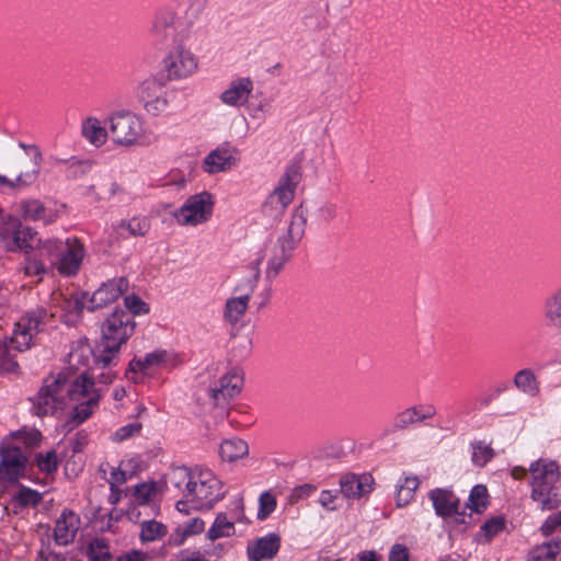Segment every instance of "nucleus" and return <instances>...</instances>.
Segmentation results:
<instances>
[{
    "label": "nucleus",
    "instance_id": "nucleus-55",
    "mask_svg": "<svg viewBox=\"0 0 561 561\" xmlns=\"http://www.w3.org/2000/svg\"><path fill=\"white\" fill-rule=\"evenodd\" d=\"M316 491V486L312 484H302L293 490L291 500L299 501L301 499L310 496Z\"/></svg>",
    "mask_w": 561,
    "mask_h": 561
},
{
    "label": "nucleus",
    "instance_id": "nucleus-52",
    "mask_svg": "<svg viewBox=\"0 0 561 561\" xmlns=\"http://www.w3.org/2000/svg\"><path fill=\"white\" fill-rule=\"evenodd\" d=\"M126 308L134 314L146 313L148 311L146 304L137 296H126L124 299Z\"/></svg>",
    "mask_w": 561,
    "mask_h": 561
},
{
    "label": "nucleus",
    "instance_id": "nucleus-17",
    "mask_svg": "<svg viewBox=\"0 0 561 561\" xmlns=\"http://www.w3.org/2000/svg\"><path fill=\"white\" fill-rule=\"evenodd\" d=\"M239 149L230 142H224L211 150L203 161V169L209 174L227 172L239 162Z\"/></svg>",
    "mask_w": 561,
    "mask_h": 561
},
{
    "label": "nucleus",
    "instance_id": "nucleus-12",
    "mask_svg": "<svg viewBox=\"0 0 561 561\" xmlns=\"http://www.w3.org/2000/svg\"><path fill=\"white\" fill-rule=\"evenodd\" d=\"M296 184V172L294 170H287L279 178L277 185L265 199L263 213L272 218H277L283 215L294 199Z\"/></svg>",
    "mask_w": 561,
    "mask_h": 561
},
{
    "label": "nucleus",
    "instance_id": "nucleus-16",
    "mask_svg": "<svg viewBox=\"0 0 561 561\" xmlns=\"http://www.w3.org/2000/svg\"><path fill=\"white\" fill-rule=\"evenodd\" d=\"M138 99L145 110L154 116L163 113L169 105L165 87L156 78H148L140 83Z\"/></svg>",
    "mask_w": 561,
    "mask_h": 561
},
{
    "label": "nucleus",
    "instance_id": "nucleus-13",
    "mask_svg": "<svg viewBox=\"0 0 561 561\" xmlns=\"http://www.w3.org/2000/svg\"><path fill=\"white\" fill-rule=\"evenodd\" d=\"M163 58V68L168 79L176 80L192 76L197 69V58L183 43L171 45Z\"/></svg>",
    "mask_w": 561,
    "mask_h": 561
},
{
    "label": "nucleus",
    "instance_id": "nucleus-54",
    "mask_svg": "<svg viewBox=\"0 0 561 561\" xmlns=\"http://www.w3.org/2000/svg\"><path fill=\"white\" fill-rule=\"evenodd\" d=\"M410 554L405 546L396 543L389 552V561H409Z\"/></svg>",
    "mask_w": 561,
    "mask_h": 561
},
{
    "label": "nucleus",
    "instance_id": "nucleus-22",
    "mask_svg": "<svg viewBox=\"0 0 561 561\" xmlns=\"http://www.w3.org/2000/svg\"><path fill=\"white\" fill-rule=\"evenodd\" d=\"M253 91V82L250 78H239L230 82L220 94L224 104L234 107L244 105Z\"/></svg>",
    "mask_w": 561,
    "mask_h": 561
},
{
    "label": "nucleus",
    "instance_id": "nucleus-37",
    "mask_svg": "<svg viewBox=\"0 0 561 561\" xmlns=\"http://www.w3.org/2000/svg\"><path fill=\"white\" fill-rule=\"evenodd\" d=\"M489 492L485 485L477 484L471 489L466 508L471 513L481 514L489 505Z\"/></svg>",
    "mask_w": 561,
    "mask_h": 561
},
{
    "label": "nucleus",
    "instance_id": "nucleus-18",
    "mask_svg": "<svg viewBox=\"0 0 561 561\" xmlns=\"http://www.w3.org/2000/svg\"><path fill=\"white\" fill-rule=\"evenodd\" d=\"M126 277H116L103 283L91 296L89 310L106 307L117 300L128 289Z\"/></svg>",
    "mask_w": 561,
    "mask_h": 561
},
{
    "label": "nucleus",
    "instance_id": "nucleus-56",
    "mask_svg": "<svg viewBox=\"0 0 561 561\" xmlns=\"http://www.w3.org/2000/svg\"><path fill=\"white\" fill-rule=\"evenodd\" d=\"M148 554L140 550H130L121 554L116 561H147Z\"/></svg>",
    "mask_w": 561,
    "mask_h": 561
},
{
    "label": "nucleus",
    "instance_id": "nucleus-26",
    "mask_svg": "<svg viewBox=\"0 0 561 561\" xmlns=\"http://www.w3.org/2000/svg\"><path fill=\"white\" fill-rule=\"evenodd\" d=\"M436 414V409L431 404H419L398 413L393 421V427L402 430L410 424L419 423L432 419Z\"/></svg>",
    "mask_w": 561,
    "mask_h": 561
},
{
    "label": "nucleus",
    "instance_id": "nucleus-5",
    "mask_svg": "<svg viewBox=\"0 0 561 561\" xmlns=\"http://www.w3.org/2000/svg\"><path fill=\"white\" fill-rule=\"evenodd\" d=\"M39 253L45 256L49 265L65 277L76 276L85 256V248L82 241L76 237L60 239H47L38 241Z\"/></svg>",
    "mask_w": 561,
    "mask_h": 561
},
{
    "label": "nucleus",
    "instance_id": "nucleus-58",
    "mask_svg": "<svg viewBox=\"0 0 561 561\" xmlns=\"http://www.w3.org/2000/svg\"><path fill=\"white\" fill-rule=\"evenodd\" d=\"M127 479H128V477L125 471H122L119 469L112 471L111 479H110L111 490L114 492L115 486L117 484L125 483L127 481Z\"/></svg>",
    "mask_w": 561,
    "mask_h": 561
},
{
    "label": "nucleus",
    "instance_id": "nucleus-27",
    "mask_svg": "<svg viewBox=\"0 0 561 561\" xmlns=\"http://www.w3.org/2000/svg\"><path fill=\"white\" fill-rule=\"evenodd\" d=\"M121 192L118 183L112 180L107 174H98L93 183L87 186L85 195L93 197L95 201H108Z\"/></svg>",
    "mask_w": 561,
    "mask_h": 561
},
{
    "label": "nucleus",
    "instance_id": "nucleus-44",
    "mask_svg": "<svg viewBox=\"0 0 561 561\" xmlns=\"http://www.w3.org/2000/svg\"><path fill=\"white\" fill-rule=\"evenodd\" d=\"M88 556L91 561H111V552L107 543L103 539H94L90 542Z\"/></svg>",
    "mask_w": 561,
    "mask_h": 561
},
{
    "label": "nucleus",
    "instance_id": "nucleus-49",
    "mask_svg": "<svg viewBox=\"0 0 561 561\" xmlns=\"http://www.w3.org/2000/svg\"><path fill=\"white\" fill-rule=\"evenodd\" d=\"M36 462L41 471L51 473L58 467L57 454L55 450L47 451L45 455L39 454L36 457Z\"/></svg>",
    "mask_w": 561,
    "mask_h": 561
},
{
    "label": "nucleus",
    "instance_id": "nucleus-45",
    "mask_svg": "<svg viewBox=\"0 0 561 561\" xmlns=\"http://www.w3.org/2000/svg\"><path fill=\"white\" fill-rule=\"evenodd\" d=\"M142 430V424L139 422H133L124 425L115 431L112 435L113 442L122 443L131 437L138 436Z\"/></svg>",
    "mask_w": 561,
    "mask_h": 561
},
{
    "label": "nucleus",
    "instance_id": "nucleus-36",
    "mask_svg": "<svg viewBox=\"0 0 561 561\" xmlns=\"http://www.w3.org/2000/svg\"><path fill=\"white\" fill-rule=\"evenodd\" d=\"M514 386L523 393L535 397L539 392V382L529 368L518 370L514 376Z\"/></svg>",
    "mask_w": 561,
    "mask_h": 561
},
{
    "label": "nucleus",
    "instance_id": "nucleus-46",
    "mask_svg": "<svg viewBox=\"0 0 561 561\" xmlns=\"http://www.w3.org/2000/svg\"><path fill=\"white\" fill-rule=\"evenodd\" d=\"M158 485L156 482H144L135 486V499L139 504L148 503L156 495Z\"/></svg>",
    "mask_w": 561,
    "mask_h": 561
},
{
    "label": "nucleus",
    "instance_id": "nucleus-50",
    "mask_svg": "<svg viewBox=\"0 0 561 561\" xmlns=\"http://www.w3.org/2000/svg\"><path fill=\"white\" fill-rule=\"evenodd\" d=\"M259 512L257 518L265 519L271 513H273L276 508V500L273 494L270 492H263L259 499Z\"/></svg>",
    "mask_w": 561,
    "mask_h": 561
},
{
    "label": "nucleus",
    "instance_id": "nucleus-30",
    "mask_svg": "<svg viewBox=\"0 0 561 561\" xmlns=\"http://www.w3.org/2000/svg\"><path fill=\"white\" fill-rule=\"evenodd\" d=\"M239 520L236 515L228 516L227 513H218L210 528L206 533V538L215 541L219 538L231 537L236 533L234 524Z\"/></svg>",
    "mask_w": 561,
    "mask_h": 561
},
{
    "label": "nucleus",
    "instance_id": "nucleus-38",
    "mask_svg": "<svg viewBox=\"0 0 561 561\" xmlns=\"http://www.w3.org/2000/svg\"><path fill=\"white\" fill-rule=\"evenodd\" d=\"M420 481L416 476L405 477L403 482L398 485L396 501L399 507L408 505L414 497Z\"/></svg>",
    "mask_w": 561,
    "mask_h": 561
},
{
    "label": "nucleus",
    "instance_id": "nucleus-61",
    "mask_svg": "<svg viewBox=\"0 0 561 561\" xmlns=\"http://www.w3.org/2000/svg\"><path fill=\"white\" fill-rule=\"evenodd\" d=\"M528 470L524 467H514L512 469V477L516 480L524 479L527 476Z\"/></svg>",
    "mask_w": 561,
    "mask_h": 561
},
{
    "label": "nucleus",
    "instance_id": "nucleus-24",
    "mask_svg": "<svg viewBox=\"0 0 561 561\" xmlns=\"http://www.w3.org/2000/svg\"><path fill=\"white\" fill-rule=\"evenodd\" d=\"M80 519L71 511H64L57 518L54 528V539L56 543L66 546L73 541L79 529Z\"/></svg>",
    "mask_w": 561,
    "mask_h": 561
},
{
    "label": "nucleus",
    "instance_id": "nucleus-35",
    "mask_svg": "<svg viewBox=\"0 0 561 561\" xmlns=\"http://www.w3.org/2000/svg\"><path fill=\"white\" fill-rule=\"evenodd\" d=\"M249 453L248 444L240 438L226 439L220 444L219 454L222 460L232 462Z\"/></svg>",
    "mask_w": 561,
    "mask_h": 561
},
{
    "label": "nucleus",
    "instance_id": "nucleus-31",
    "mask_svg": "<svg viewBox=\"0 0 561 561\" xmlns=\"http://www.w3.org/2000/svg\"><path fill=\"white\" fill-rule=\"evenodd\" d=\"M542 316L549 328L561 330V287L546 297Z\"/></svg>",
    "mask_w": 561,
    "mask_h": 561
},
{
    "label": "nucleus",
    "instance_id": "nucleus-33",
    "mask_svg": "<svg viewBox=\"0 0 561 561\" xmlns=\"http://www.w3.org/2000/svg\"><path fill=\"white\" fill-rule=\"evenodd\" d=\"M205 529V522L199 517H194L178 526L170 537V543L174 546L182 545L187 537L198 535Z\"/></svg>",
    "mask_w": 561,
    "mask_h": 561
},
{
    "label": "nucleus",
    "instance_id": "nucleus-48",
    "mask_svg": "<svg viewBox=\"0 0 561 561\" xmlns=\"http://www.w3.org/2000/svg\"><path fill=\"white\" fill-rule=\"evenodd\" d=\"M14 500L21 506H35L41 502L42 496L37 491L22 486L14 495Z\"/></svg>",
    "mask_w": 561,
    "mask_h": 561
},
{
    "label": "nucleus",
    "instance_id": "nucleus-25",
    "mask_svg": "<svg viewBox=\"0 0 561 561\" xmlns=\"http://www.w3.org/2000/svg\"><path fill=\"white\" fill-rule=\"evenodd\" d=\"M373 482L369 474H345L340 480L341 492L347 499H358L373 490Z\"/></svg>",
    "mask_w": 561,
    "mask_h": 561
},
{
    "label": "nucleus",
    "instance_id": "nucleus-53",
    "mask_svg": "<svg viewBox=\"0 0 561 561\" xmlns=\"http://www.w3.org/2000/svg\"><path fill=\"white\" fill-rule=\"evenodd\" d=\"M337 499L339 496L336 492L324 490L320 493L319 504L327 511H335L337 508Z\"/></svg>",
    "mask_w": 561,
    "mask_h": 561
},
{
    "label": "nucleus",
    "instance_id": "nucleus-11",
    "mask_svg": "<svg viewBox=\"0 0 561 561\" xmlns=\"http://www.w3.org/2000/svg\"><path fill=\"white\" fill-rule=\"evenodd\" d=\"M215 206L214 196L208 192H201L190 196L184 204L174 211V218L181 226L196 227L207 222Z\"/></svg>",
    "mask_w": 561,
    "mask_h": 561
},
{
    "label": "nucleus",
    "instance_id": "nucleus-9",
    "mask_svg": "<svg viewBox=\"0 0 561 561\" xmlns=\"http://www.w3.org/2000/svg\"><path fill=\"white\" fill-rule=\"evenodd\" d=\"M106 124L112 141L119 147H133L141 144L144 126L141 118L130 111H117L111 114Z\"/></svg>",
    "mask_w": 561,
    "mask_h": 561
},
{
    "label": "nucleus",
    "instance_id": "nucleus-34",
    "mask_svg": "<svg viewBox=\"0 0 561 561\" xmlns=\"http://www.w3.org/2000/svg\"><path fill=\"white\" fill-rule=\"evenodd\" d=\"M194 476L195 471L190 470L187 467H175L168 473L167 483L169 486L178 490L183 499Z\"/></svg>",
    "mask_w": 561,
    "mask_h": 561
},
{
    "label": "nucleus",
    "instance_id": "nucleus-23",
    "mask_svg": "<svg viewBox=\"0 0 561 561\" xmlns=\"http://www.w3.org/2000/svg\"><path fill=\"white\" fill-rule=\"evenodd\" d=\"M14 207L15 211L25 220L43 221L45 224H49L55 220L53 211L47 209L44 203L39 199H22L18 202Z\"/></svg>",
    "mask_w": 561,
    "mask_h": 561
},
{
    "label": "nucleus",
    "instance_id": "nucleus-19",
    "mask_svg": "<svg viewBox=\"0 0 561 561\" xmlns=\"http://www.w3.org/2000/svg\"><path fill=\"white\" fill-rule=\"evenodd\" d=\"M243 386V374L233 368L219 379V385L210 389V396L216 405H224L229 399L238 396Z\"/></svg>",
    "mask_w": 561,
    "mask_h": 561
},
{
    "label": "nucleus",
    "instance_id": "nucleus-15",
    "mask_svg": "<svg viewBox=\"0 0 561 561\" xmlns=\"http://www.w3.org/2000/svg\"><path fill=\"white\" fill-rule=\"evenodd\" d=\"M26 457L15 446L0 448V484L3 486L16 483L25 472Z\"/></svg>",
    "mask_w": 561,
    "mask_h": 561
},
{
    "label": "nucleus",
    "instance_id": "nucleus-14",
    "mask_svg": "<svg viewBox=\"0 0 561 561\" xmlns=\"http://www.w3.org/2000/svg\"><path fill=\"white\" fill-rule=\"evenodd\" d=\"M1 241L8 251H24L36 249L39 252L41 239L32 228L23 226L18 219L10 220L0 232Z\"/></svg>",
    "mask_w": 561,
    "mask_h": 561
},
{
    "label": "nucleus",
    "instance_id": "nucleus-47",
    "mask_svg": "<svg viewBox=\"0 0 561 561\" xmlns=\"http://www.w3.org/2000/svg\"><path fill=\"white\" fill-rule=\"evenodd\" d=\"M505 527V520L502 517H492L481 526V535L486 541L500 534Z\"/></svg>",
    "mask_w": 561,
    "mask_h": 561
},
{
    "label": "nucleus",
    "instance_id": "nucleus-60",
    "mask_svg": "<svg viewBox=\"0 0 561 561\" xmlns=\"http://www.w3.org/2000/svg\"><path fill=\"white\" fill-rule=\"evenodd\" d=\"M37 561H59V556L49 551H41Z\"/></svg>",
    "mask_w": 561,
    "mask_h": 561
},
{
    "label": "nucleus",
    "instance_id": "nucleus-40",
    "mask_svg": "<svg viewBox=\"0 0 561 561\" xmlns=\"http://www.w3.org/2000/svg\"><path fill=\"white\" fill-rule=\"evenodd\" d=\"M167 535V526L160 522L150 519L140 524V540L141 542H151L161 539Z\"/></svg>",
    "mask_w": 561,
    "mask_h": 561
},
{
    "label": "nucleus",
    "instance_id": "nucleus-2",
    "mask_svg": "<svg viewBox=\"0 0 561 561\" xmlns=\"http://www.w3.org/2000/svg\"><path fill=\"white\" fill-rule=\"evenodd\" d=\"M207 3L208 0H185L182 7H158L148 31L152 45L162 49L192 37L202 22Z\"/></svg>",
    "mask_w": 561,
    "mask_h": 561
},
{
    "label": "nucleus",
    "instance_id": "nucleus-39",
    "mask_svg": "<svg viewBox=\"0 0 561 561\" xmlns=\"http://www.w3.org/2000/svg\"><path fill=\"white\" fill-rule=\"evenodd\" d=\"M560 546L557 541H549L534 548L527 561H558Z\"/></svg>",
    "mask_w": 561,
    "mask_h": 561
},
{
    "label": "nucleus",
    "instance_id": "nucleus-43",
    "mask_svg": "<svg viewBox=\"0 0 561 561\" xmlns=\"http://www.w3.org/2000/svg\"><path fill=\"white\" fill-rule=\"evenodd\" d=\"M38 256L36 255H30L25 259L24 264V273L28 276H43L48 272V266L45 261L46 257L42 256L41 253L37 251Z\"/></svg>",
    "mask_w": 561,
    "mask_h": 561
},
{
    "label": "nucleus",
    "instance_id": "nucleus-41",
    "mask_svg": "<svg viewBox=\"0 0 561 561\" xmlns=\"http://www.w3.org/2000/svg\"><path fill=\"white\" fill-rule=\"evenodd\" d=\"M119 228L126 230L130 237H142L150 229V222L146 217H134L129 220H123Z\"/></svg>",
    "mask_w": 561,
    "mask_h": 561
},
{
    "label": "nucleus",
    "instance_id": "nucleus-62",
    "mask_svg": "<svg viewBox=\"0 0 561 561\" xmlns=\"http://www.w3.org/2000/svg\"><path fill=\"white\" fill-rule=\"evenodd\" d=\"M321 213L327 219H332L335 216V208L333 205H327L321 208Z\"/></svg>",
    "mask_w": 561,
    "mask_h": 561
},
{
    "label": "nucleus",
    "instance_id": "nucleus-1",
    "mask_svg": "<svg viewBox=\"0 0 561 561\" xmlns=\"http://www.w3.org/2000/svg\"><path fill=\"white\" fill-rule=\"evenodd\" d=\"M100 397L94 381L84 373L76 377L59 373L44 379L32 399V411L37 416H46L71 407L72 420L80 424L92 415L99 405Z\"/></svg>",
    "mask_w": 561,
    "mask_h": 561
},
{
    "label": "nucleus",
    "instance_id": "nucleus-28",
    "mask_svg": "<svg viewBox=\"0 0 561 561\" xmlns=\"http://www.w3.org/2000/svg\"><path fill=\"white\" fill-rule=\"evenodd\" d=\"M81 135L90 145L100 148L106 144L110 133L98 117L89 116L82 121Z\"/></svg>",
    "mask_w": 561,
    "mask_h": 561
},
{
    "label": "nucleus",
    "instance_id": "nucleus-29",
    "mask_svg": "<svg viewBox=\"0 0 561 561\" xmlns=\"http://www.w3.org/2000/svg\"><path fill=\"white\" fill-rule=\"evenodd\" d=\"M428 496L438 516L448 518L456 514V499L451 490L435 489Z\"/></svg>",
    "mask_w": 561,
    "mask_h": 561
},
{
    "label": "nucleus",
    "instance_id": "nucleus-6",
    "mask_svg": "<svg viewBox=\"0 0 561 561\" xmlns=\"http://www.w3.org/2000/svg\"><path fill=\"white\" fill-rule=\"evenodd\" d=\"M224 496L221 482L210 470H195L186 494L176 502L175 507L185 514H188L190 508L210 510Z\"/></svg>",
    "mask_w": 561,
    "mask_h": 561
},
{
    "label": "nucleus",
    "instance_id": "nucleus-51",
    "mask_svg": "<svg viewBox=\"0 0 561 561\" xmlns=\"http://www.w3.org/2000/svg\"><path fill=\"white\" fill-rule=\"evenodd\" d=\"M91 350L88 346H79L69 353V364L72 367L79 368L80 366H87L89 362V355Z\"/></svg>",
    "mask_w": 561,
    "mask_h": 561
},
{
    "label": "nucleus",
    "instance_id": "nucleus-20",
    "mask_svg": "<svg viewBox=\"0 0 561 561\" xmlns=\"http://www.w3.org/2000/svg\"><path fill=\"white\" fill-rule=\"evenodd\" d=\"M167 351L158 350L145 355L144 358H134L129 363L126 377L135 383L141 382L145 375L152 368L159 367L167 362Z\"/></svg>",
    "mask_w": 561,
    "mask_h": 561
},
{
    "label": "nucleus",
    "instance_id": "nucleus-7",
    "mask_svg": "<svg viewBox=\"0 0 561 561\" xmlns=\"http://www.w3.org/2000/svg\"><path fill=\"white\" fill-rule=\"evenodd\" d=\"M133 316L124 310H115L102 325V340L95 358L105 366L112 364L123 344L133 335Z\"/></svg>",
    "mask_w": 561,
    "mask_h": 561
},
{
    "label": "nucleus",
    "instance_id": "nucleus-59",
    "mask_svg": "<svg viewBox=\"0 0 561 561\" xmlns=\"http://www.w3.org/2000/svg\"><path fill=\"white\" fill-rule=\"evenodd\" d=\"M352 561H379V557L375 551H363Z\"/></svg>",
    "mask_w": 561,
    "mask_h": 561
},
{
    "label": "nucleus",
    "instance_id": "nucleus-63",
    "mask_svg": "<svg viewBox=\"0 0 561 561\" xmlns=\"http://www.w3.org/2000/svg\"><path fill=\"white\" fill-rule=\"evenodd\" d=\"M41 439V433L38 431H33L31 433V442L37 443Z\"/></svg>",
    "mask_w": 561,
    "mask_h": 561
},
{
    "label": "nucleus",
    "instance_id": "nucleus-10",
    "mask_svg": "<svg viewBox=\"0 0 561 561\" xmlns=\"http://www.w3.org/2000/svg\"><path fill=\"white\" fill-rule=\"evenodd\" d=\"M30 152L23 156L14 157L10 163V172L15 175L14 180H10L4 175H0V185H7L11 188L27 187L34 183L39 172L42 153L35 146H24Z\"/></svg>",
    "mask_w": 561,
    "mask_h": 561
},
{
    "label": "nucleus",
    "instance_id": "nucleus-32",
    "mask_svg": "<svg viewBox=\"0 0 561 561\" xmlns=\"http://www.w3.org/2000/svg\"><path fill=\"white\" fill-rule=\"evenodd\" d=\"M252 291L253 285H250V290L248 293L240 295L238 297H232L227 300L224 316L228 322L237 323L242 319L248 309Z\"/></svg>",
    "mask_w": 561,
    "mask_h": 561
},
{
    "label": "nucleus",
    "instance_id": "nucleus-3",
    "mask_svg": "<svg viewBox=\"0 0 561 561\" xmlns=\"http://www.w3.org/2000/svg\"><path fill=\"white\" fill-rule=\"evenodd\" d=\"M51 317L53 314H48L45 308H36L27 311L19 319L11 337L0 342L1 370L5 373L18 371L16 353L24 352L35 344L37 334L45 330Z\"/></svg>",
    "mask_w": 561,
    "mask_h": 561
},
{
    "label": "nucleus",
    "instance_id": "nucleus-42",
    "mask_svg": "<svg viewBox=\"0 0 561 561\" xmlns=\"http://www.w3.org/2000/svg\"><path fill=\"white\" fill-rule=\"evenodd\" d=\"M471 459L472 462L478 467L485 466L495 455L493 448L483 442H474L471 444Z\"/></svg>",
    "mask_w": 561,
    "mask_h": 561
},
{
    "label": "nucleus",
    "instance_id": "nucleus-64",
    "mask_svg": "<svg viewBox=\"0 0 561 561\" xmlns=\"http://www.w3.org/2000/svg\"><path fill=\"white\" fill-rule=\"evenodd\" d=\"M32 168V162H27L24 167H21V171H26Z\"/></svg>",
    "mask_w": 561,
    "mask_h": 561
},
{
    "label": "nucleus",
    "instance_id": "nucleus-4",
    "mask_svg": "<svg viewBox=\"0 0 561 561\" xmlns=\"http://www.w3.org/2000/svg\"><path fill=\"white\" fill-rule=\"evenodd\" d=\"M531 477L530 499L541 511L556 510L561 505L560 488L558 485L560 473L556 461L536 460L529 466Z\"/></svg>",
    "mask_w": 561,
    "mask_h": 561
},
{
    "label": "nucleus",
    "instance_id": "nucleus-8",
    "mask_svg": "<svg viewBox=\"0 0 561 561\" xmlns=\"http://www.w3.org/2000/svg\"><path fill=\"white\" fill-rule=\"evenodd\" d=\"M306 218L302 211L296 210L291 215L289 226L277 239L271 250L267 261L266 276L275 278L291 257L293 251L305 233Z\"/></svg>",
    "mask_w": 561,
    "mask_h": 561
},
{
    "label": "nucleus",
    "instance_id": "nucleus-21",
    "mask_svg": "<svg viewBox=\"0 0 561 561\" xmlns=\"http://www.w3.org/2000/svg\"><path fill=\"white\" fill-rule=\"evenodd\" d=\"M280 548V538L276 534H268L257 538L247 546V554L250 561H263L273 559Z\"/></svg>",
    "mask_w": 561,
    "mask_h": 561
},
{
    "label": "nucleus",
    "instance_id": "nucleus-57",
    "mask_svg": "<svg viewBox=\"0 0 561 561\" xmlns=\"http://www.w3.org/2000/svg\"><path fill=\"white\" fill-rule=\"evenodd\" d=\"M561 526V520L558 518V513L549 516L541 526V530L545 535L552 534L557 527Z\"/></svg>",
    "mask_w": 561,
    "mask_h": 561
}]
</instances>
